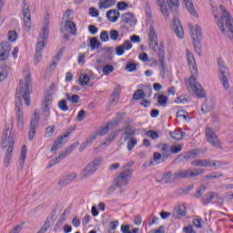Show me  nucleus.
<instances>
[{
    "label": "nucleus",
    "instance_id": "f257e3e1",
    "mask_svg": "<svg viewBox=\"0 0 233 233\" xmlns=\"http://www.w3.org/2000/svg\"><path fill=\"white\" fill-rule=\"evenodd\" d=\"M31 83L32 81L30 80V74H27L25 80L20 81L19 88L16 89L15 110L17 127L20 130H23L24 126L23 112H21V97H23L26 106H30V94L32 92V88L30 87Z\"/></svg>",
    "mask_w": 233,
    "mask_h": 233
},
{
    "label": "nucleus",
    "instance_id": "f03ea898",
    "mask_svg": "<svg viewBox=\"0 0 233 233\" xmlns=\"http://www.w3.org/2000/svg\"><path fill=\"white\" fill-rule=\"evenodd\" d=\"M148 43H149V50H152L154 54H157L158 57L159 65V72L160 76L165 79V74L167 72V65L165 64V46L163 43L159 45L157 42V33L154 27H150L148 33Z\"/></svg>",
    "mask_w": 233,
    "mask_h": 233
},
{
    "label": "nucleus",
    "instance_id": "7ed1b4c3",
    "mask_svg": "<svg viewBox=\"0 0 233 233\" xmlns=\"http://www.w3.org/2000/svg\"><path fill=\"white\" fill-rule=\"evenodd\" d=\"M186 56L187 59L189 70L191 72V76L188 79V85L193 90L194 94L198 96V97H205V89H203L201 85L198 83V66L196 65L194 55L190 52V50L187 49Z\"/></svg>",
    "mask_w": 233,
    "mask_h": 233
},
{
    "label": "nucleus",
    "instance_id": "20e7f679",
    "mask_svg": "<svg viewBox=\"0 0 233 233\" xmlns=\"http://www.w3.org/2000/svg\"><path fill=\"white\" fill-rule=\"evenodd\" d=\"M212 12L215 14L214 17L216 19L217 25L222 34H226L229 39L233 38V18L227 9L223 5H220V12H222V16L219 18V15L216 14L218 12V7L212 5Z\"/></svg>",
    "mask_w": 233,
    "mask_h": 233
},
{
    "label": "nucleus",
    "instance_id": "39448f33",
    "mask_svg": "<svg viewBox=\"0 0 233 233\" xmlns=\"http://www.w3.org/2000/svg\"><path fill=\"white\" fill-rule=\"evenodd\" d=\"M203 174H205V169L203 168L180 170L177 171L174 175L168 172L164 175L162 181L168 184L172 183L175 179H189V177H197V176H201Z\"/></svg>",
    "mask_w": 233,
    "mask_h": 233
},
{
    "label": "nucleus",
    "instance_id": "423d86ee",
    "mask_svg": "<svg viewBox=\"0 0 233 233\" xmlns=\"http://www.w3.org/2000/svg\"><path fill=\"white\" fill-rule=\"evenodd\" d=\"M5 156V167H10V161L12 160V153L14 152V135L10 127H6L2 137V148H6Z\"/></svg>",
    "mask_w": 233,
    "mask_h": 233
},
{
    "label": "nucleus",
    "instance_id": "0eeeda50",
    "mask_svg": "<svg viewBox=\"0 0 233 233\" xmlns=\"http://www.w3.org/2000/svg\"><path fill=\"white\" fill-rule=\"evenodd\" d=\"M122 132L121 139L124 143H127V148L128 152L134 150V147L137 145V138L134 137L136 136V128H134L131 125H127L119 130Z\"/></svg>",
    "mask_w": 233,
    "mask_h": 233
},
{
    "label": "nucleus",
    "instance_id": "6e6552de",
    "mask_svg": "<svg viewBox=\"0 0 233 233\" xmlns=\"http://www.w3.org/2000/svg\"><path fill=\"white\" fill-rule=\"evenodd\" d=\"M101 163H103V157H97L93 159L86 165V167L82 171H80L79 179L83 181L84 179H88V177H92V176H94V174L97 172V168H99Z\"/></svg>",
    "mask_w": 233,
    "mask_h": 233
},
{
    "label": "nucleus",
    "instance_id": "1a4fd4ad",
    "mask_svg": "<svg viewBox=\"0 0 233 233\" xmlns=\"http://www.w3.org/2000/svg\"><path fill=\"white\" fill-rule=\"evenodd\" d=\"M50 32V25L48 23H46L42 28V34L37 39L35 52H43L45 47L46 46V38L48 37V34Z\"/></svg>",
    "mask_w": 233,
    "mask_h": 233
},
{
    "label": "nucleus",
    "instance_id": "9d476101",
    "mask_svg": "<svg viewBox=\"0 0 233 233\" xmlns=\"http://www.w3.org/2000/svg\"><path fill=\"white\" fill-rule=\"evenodd\" d=\"M124 118H125V113L124 114L118 113L116 119L107 122V124L104 127H101L96 132V137L106 136V134L110 132L111 127H117V125H119V123H121V121H123Z\"/></svg>",
    "mask_w": 233,
    "mask_h": 233
},
{
    "label": "nucleus",
    "instance_id": "9b49d317",
    "mask_svg": "<svg viewBox=\"0 0 233 233\" xmlns=\"http://www.w3.org/2000/svg\"><path fill=\"white\" fill-rule=\"evenodd\" d=\"M218 77L226 90L229 88L230 85L228 84V77H230V73H228V69L225 66L223 61H218Z\"/></svg>",
    "mask_w": 233,
    "mask_h": 233
},
{
    "label": "nucleus",
    "instance_id": "f8f14e48",
    "mask_svg": "<svg viewBox=\"0 0 233 233\" xmlns=\"http://www.w3.org/2000/svg\"><path fill=\"white\" fill-rule=\"evenodd\" d=\"M131 177L132 170H123L116 177L114 180V185L116 187H127V185H128V181H130Z\"/></svg>",
    "mask_w": 233,
    "mask_h": 233
},
{
    "label": "nucleus",
    "instance_id": "ddd939ff",
    "mask_svg": "<svg viewBox=\"0 0 233 233\" xmlns=\"http://www.w3.org/2000/svg\"><path fill=\"white\" fill-rule=\"evenodd\" d=\"M22 12L24 15V25L25 30L29 31L32 28V16L30 15V6H28V1L23 0Z\"/></svg>",
    "mask_w": 233,
    "mask_h": 233
},
{
    "label": "nucleus",
    "instance_id": "4468645a",
    "mask_svg": "<svg viewBox=\"0 0 233 233\" xmlns=\"http://www.w3.org/2000/svg\"><path fill=\"white\" fill-rule=\"evenodd\" d=\"M206 137L208 142H209L215 148H221L223 143L218 137V135L210 127L206 128Z\"/></svg>",
    "mask_w": 233,
    "mask_h": 233
},
{
    "label": "nucleus",
    "instance_id": "2eb2a0df",
    "mask_svg": "<svg viewBox=\"0 0 233 233\" xmlns=\"http://www.w3.org/2000/svg\"><path fill=\"white\" fill-rule=\"evenodd\" d=\"M37 127H39V113L37 112V110H35L34 117L31 119L30 127H29V133H28L29 141L34 140L35 132H37Z\"/></svg>",
    "mask_w": 233,
    "mask_h": 233
},
{
    "label": "nucleus",
    "instance_id": "dca6fc26",
    "mask_svg": "<svg viewBox=\"0 0 233 233\" xmlns=\"http://www.w3.org/2000/svg\"><path fill=\"white\" fill-rule=\"evenodd\" d=\"M52 96L48 95L46 96L43 106H42V116H44L45 120H48L50 117V108H52Z\"/></svg>",
    "mask_w": 233,
    "mask_h": 233
},
{
    "label": "nucleus",
    "instance_id": "f3484780",
    "mask_svg": "<svg viewBox=\"0 0 233 233\" xmlns=\"http://www.w3.org/2000/svg\"><path fill=\"white\" fill-rule=\"evenodd\" d=\"M11 50L12 46H10V43L2 42L0 44V61H5V59H8Z\"/></svg>",
    "mask_w": 233,
    "mask_h": 233
},
{
    "label": "nucleus",
    "instance_id": "a211bd4d",
    "mask_svg": "<svg viewBox=\"0 0 233 233\" xmlns=\"http://www.w3.org/2000/svg\"><path fill=\"white\" fill-rule=\"evenodd\" d=\"M11 50L12 46H10V43L2 42L0 44V61H5V59H8Z\"/></svg>",
    "mask_w": 233,
    "mask_h": 233
},
{
    "label": "nucleus",
    "instance_id": "6ab92c4d",
    "mask_svg": "<svg viewBox=\"0 0 233 233\" xmlns=\"http://www.w3.org/2000/svg\"><path fill=\"white\" fill-rule=\"evenodd\" d=\"M173 28L177 37H178V39H183L185 36V31L183 30V25H181L179 18L176 16L173 18Z\"/></svg>",
    "mask_w": 233,
    "mask_h": 233
},
{
    "label": "nucleus",
    "instance_id": "aec40b11",
    "mask_svg": "<svg viewBox=\"0 0 233 233\" xmlns=\"http://www.w3.org/2000/svg\"><path fill=\"white\" fill-rule=\"evenodd\" d=\"M121 23L128 25L129 26H135L137 23L136 15L133 13H125L121 15Z\"/></svg>",
    "mask_w": 233,
    "mask_h": 233
},
{
    "label": "nucleus",
    "instance_id": "412c9836",
    "mask_svg": "<svg viewBox=\"0 0 233 233\" xmlns=\"http://www.w3.org/2000/svg\"><path fill=\"white\" fill-rule=\"evenodd\" d=\"M188 28L191 32V37H192L193 41L199 40L203 37V34L201 32V26H199V25L194 26V25H192V24H189Z\"/></svg>",
    "mask_w": 233,
    "mask_h": 233
},
{
    "label": "nucleus",
    "instance_id": "4be33fe9",
    "mask_svg": "<svg viewBox=\"0 0 233 233\" xmlns=\"http://www.w3.org/2000/svg\"><path fill=\"white\" fill-rule=\"evenodd\" d=\"M70 136V132L66 133L65 135L59 137L53 144L51 147V152H57L59 148H62L63 145H65V139Z\"/></svg>",
    "mask_w": 233,
    "mask_h": 233
},
{
    "label": "nucleus",
    "instance_id": "5701e85b",
    "mask_svg": "<svg viewBox=\"0 0 233 233\" xmlns=\"http://www.w3.org/2000/svg\"><path fill=\"white\" fill-rule=\"evenodd\" d=\"M75 179H77V173H71L62 177L58 181V185H60V187H66V185H70Z\"/></svg>",
    "mask_w": 233,
    "mask_h": 233
},
{
    "label": "nucleus",
    "instance_id": "b1692460",
    "mask_svg": "<svg viewBox=\"0 0 233 233\" xmlns=\"http://www.w3.org/2000/svg\"><path fill=\"white\" fill-rule=\"evenodd\" d=\"M156 3L163 17H165V19H168V17H170V13L168 12L167 2H165V0H156Z\"/></svg>",
    "mask_w": 233,
    "mask_h": 233
},
{
    "label": "nucleus",
    "instance_id": "393cba45",
    "mask_svg": "<svg viewBox=\"0 0 233 233\" xmlns=\"http://www.w3.org/2000/svg\"><path fill=\"white\" fill-rule=\"evenodd\" d=\"M165 157H163V154L159 152H155L153 154V158L149 161L148 167H156V165H160V163L165 162Z\"/></svg>",
    "mask_w": 233,
    "mask_h": 233
},
{
    "label": "nucleus",
    "instance_id": "a878e982",
    "mask_svg": "<svg viewBox=\"0 0 233 233\" xmlns=\"http://www.w3.org/2000/svg\"><path fill=\"white\" fill-rule=\"evenodd\" d=\"M219 198V194L214 191L208 192L204 195L202 198L203 205H208V203H212L214 199H218Z\"/></svg>",
    "mask_w": 233,
    "mask_h": 233
},
{
    "label": "nucleus",
    "instance_id": "bb28decb",
    "mask_svg": "<svg viewBox=\"0 0 233 233\" xmlns=\"http://www.w3.org/2000/svg\"><path fill=\"white\" fill-rule=\"evenodd\" d=\"M64 28L66 32H69L71 35H76V34H77V27H76V23L70 20L65 21Z\"/></svg>",
    "mask_w": 233,
    "mask_h": 233
},
{
    "label": "nucleus",
    "instance_id": "cd10ccee",
    "mask_svg": "<svg viewBox=\"0 0 233 233\" xmlns=\"http://www.w3.org/2000/svg\"><path fill=\"white\" fill-rule=\"evenodd\" d=\"M120 13L116 9H111L107 11L106 17L110 23H117V19H119Z\"/></svg>",
    "mask_w": 233,
    "mask_h": 233
},
{
    "label": "nucleus",
    "instance_id": "c85d7f7f",
    "mask_svg": "<svg viewBox=\"0 0 233 233\" xmlns=\"http://www.w3.org/2000/svg\"><path fill=\"white\" fill-rule=\"evenodd\" d=\"M8 72H10V66L0 64V83L8 77Z\"/></svg>",
    "mask_w": 233,
    "mask_h": 233
},
{
    "label": "nucleus",
    "instance_id": "c756f323",
    "mask_svg": "<svg viewBox=\"0 0 233 233\" xmlns=\"http://www.w3.org/2000/svg\"><path fill=\"white\" fill-rule=\"evenodd\" d=\"M185 3V6L190 14V15H193V17H198V12H196V8H194V4L192 3V0H183Z\"/></svg>",
    "mask_w": 233,
    "mask_h": 233
},
{
    "label": "nucleus",
    "instance_id": "7c9ffc66",
    "mask_svg": "<svg viewBox=\"0 0 233 233\" xmlns=\"http://www.w3.org/2000/svg\"><path fill=\"white\" fill-rule=\"evenodd\" d=\"M192 167H204L205 168L210 167V159H195L191 161Z\"/></svg>",
    "mask_w": 233,
    "mask_h": 233
},
{
    "label": "nucleus",
    "instance_id": "2f4dec72",
    "mask_svg": "<svg viewBox=\"0 0 233 233\" xmlns=\"http://www.w3.org/2000/svg\"><path fill=\"white\" fill-rule=\"evenodd\" d=\"M116 5V0H99L98 6L100 10H106V8H111Z\"/></svg>",
    "mask_w": 233,
    "mask_h": 233
},
{
    "label": "nucleus",
    "instance_id": "473e14b6",
    "mask_svg": "<svg viewBox=\"0 0 233 233\" xmlns=\"http://www.w3.org/2000/svg\"><path fill=\"white\" fill-rule=\"evenodd\" d=\"M96 139H97V134L95 133L91 135L84 143L81 144L80 151L85 150L86 147H88L89 145H92V143H94Z\"/></svg>",
    "mask_w": 233,
    "mask_h": 233
},
{
    "label": "nucleus",
    "instance_id": "72a5a7b5",
    "mask_svg": "<svg viewBox=\"0 0 233 233\" xmlns=\"http://www.w3.org/2000/svg\"><path fill=\"white\" fill-rule=\"evenodd\" d=\"M121 95V86H116L111 95V103H117L119 101V96Z\"/></svg>",
    "mask_w": 233,
    "mask_h": 233
},
{
    "label": "nucleus",
    "instance_id": "f704fd0d",
    "mask_svg": "<svg viewBox=\"0 0 233 233\" xmlns=\"http://www.w3.org/2000/svg\"><path fill=\"white\" fill-rule=\"evenodd\" d=\"M186 215L187 208L183 205L178 206V208L175 209L174 216L175 218H177V219L185 218Z\"/></svg>",
    "mask_w": 233,
    "mask_h": 233
},
{
    "label": "nucleus",
    "instance_id": "c9c22d12",
    "mask_svg": "<svg viewBox=\"0 0 233 233\" xmlns=\"http://www.w3.org/2000/svg\"><path fill=\"white\" fill-rule=\"evenodd\" d=\"M169 136L172 139H175V141H181V139L185 137V132L176 129L174 132H170Z\"/></svg>",
    "mask_w": 233,
    "mask_h": 233
},
{
    "label": "nucleus",
    "instance_id": "e433bc0d",
    "mask_svg": "<svg viewBox=\"0 0 233 233\" xmlns=\"http://www.w3.org/2000/svg\"><path fill=\"white\" fill-rule=\"evenodd\" d=\"M74 147H66L63 152L59 153L58 157H56V161L57 163H59V161L63 160L66 158V156H68V154L72 153Z\"/></svg>",
    "mask_w": 233,
    "mask_h": 233
},
{
    "label": "nucleus",
    "instance_id": "4c0bfd02",
    "mask_svg": "<svg viewBox=\"0 0 233 233\" xmlns=\"http://www.w3.org/2000/svg\"><path fill=\"white\" fill-rule=\"evenodd\" d=\"M159 147H161V152L163 155V157L167 158L170 157V146L167 143L160 144Z\"/></svg>",
    "mask_w": 233,
    "mask_h": 233
},
{
    "label": "nucleus",
    "instance_id": "58836bf2",
    "mask_svg": "<svg viewBox=\"0 0 233 233\" xmlns=\"http://www.w3.org/2000/svg\"><path fill=\"white\" fill-rule=\"evenodd\" d=\"M214 108V104L212 103V100H207L201 107V110L204 114H207V112H210Z\"/></svg>",
    "mask_w": 233,
    "mask_h": 233
},
{
    "label": "nucleus",
    "instance_id": "ea45409f",
    "mask_svg": "<svg viewBox=\"0 0 233 233\" xmlns=\"http://www.w3.org/2000/svg\"><path fill=\"white\" fill-rule=\"evenodd\" d=\"M147 97V93L143 91L142 89H137L134 95H133V99L136 101H139V99H145Z\"/></svg>",
    "mask_w": 233,
    "mask_h": 233
},
{
    "label": "nucleus",
    "instance_id": "a19ab883",
    "mask_svg": "<svg viewBox=\"0 0 233 233\" xmlns=\"http://www.w3.org/2000/svg\"><path fill=\"white\" fill-rule=\"evenodd\" d=\"M89 46L91 50H96L101 46V42L97 41V38L92 37L89 39Z\"/></svg>",
    "mask_w": 233,
    "mask_h": 233
},
{
    "label": "nucleus",
    "instance_id": "79ce46f5",
    "mask_svg": "<svg viewBox=\"0 0 233 233\" xmlns=\"http://www.w3.org/2000/svg\"><path fill=\"white\" fill-rule=\"evenodd\" d=\"M26 159V146H22L20 155V167H25V161Z\"/></svg>",
    "mask_w": 233,
    "mask_h": 233
},
{
    "label": "nucleus",
    "instance_id": "37998d69",
    "mask_svg": "<svg viewBox=\"0 0 233 233\" xmlns=\"http://www.w3.org/2000/svg\"><path fill=\"white\" fill-rule=\"evenodd\" d=\"M78 82H79V85H81V86H86L90 82V77L87 76V75L82 74L79 76Z\"/></svg>",
    "mask_w": 233,
    "mask_h": 233
},
{
    "label": "nucleus",
    "instance_id": "c03bdc74",
    "mask_svg": "<svg viewBox=\"0 0 233 233\" xmlns=\"http://www.w3.org/2000/svg\"><path fill=\"white\" fill-rule=\"evenodd\" d=\"M223 165H225V162H221L219 160L209 159V166H208V167H210V168L213 167V168L218 169V168L223 167Z\"/></svg>",
    "mask_w": 233,
    "mask_h": 233
},
{
    "label": "nucleus",
    "instance_id": "a18cd8bd",
    "mask_svg": "<svg viewBox=\"0 0 233 233\" xmlns=\"http://www.w3.org/2000/svg\"><path fill=\"white\" fill-rule=\"evenodd\" d=\"M7 39L9 43H15V41L17 40V32L14 30L9 31L7 34Z\"/></svg>",
    "mask_w": 233,
    "mask_h": 233
},
{
    "label": "nucleus",
    "instance_id": "49530a36",
    "mask_svg": "<svg viewBox=\"0 0 233 233\" xmlns=\"http://www.w3.org/2000/svg\"><path fill=\"white\" fill-rule=\"evenodd\" d=\"M102 72H103L104 76H110V74H112V72H114V66H112V65L104 66L102 68Z\"/></svg>",
    "mask_w": 233,
    "mask_h": 233
},
{
    "label": "nucleus",
    "instance_id": "de8ad7c7",
    "mask_svg": "<svg viewBox=\"0 0 233 233\" xmlns=\"http://www.w3.org/2000/svg\"><path fill=\"white\" fill-rule=\"evenodd\" d=\"M116 137H117V130L111 132L107 136L106 139V142H105L104 145H110V143H112V141H114V139H116Z\"/></svg>",
    "mask_w": 233,
    "mask_h": 233
},
{
    "label": "nucleus",
    "instance_id": "09e8293b",
    "mask_svg": "<svg viewBox=\"0 0 233 233\" xmlns=\"http://www.w3.org/2000/svg\"><path fill=\"white\" fill-rule=\"evenodd\" d=\"M157 99L160 106H167V103H168V96L165 95H159Z\"/></svg>",
    "mask_w": 233,
    "mask_h": 233
},
{
    "label": "nucleus",
    "instance_id": "8fccbe9b",
    "mask_svg": "<svg viewBox=\"0 0 233 233\" xmlns=\"http://www.w3.org/2000/svg\"><path fill=\"white\" fill-rule=\"evenodd\" d=\"M183 150V145L177 144L170 147V154H179Z\"/></svg>",
    "mask_w": 233,
    "mask_h": 233
},
{
    "label": "nucleus",
    "instance_id": "3c124183",
    "mask_svg": "<svg viewBox=\"0 0 233 233\" xmlns=\"http://www.w3.org/2000/svg\"><path fill=\"white\" fill-rule=\"evenodd\" d=\"M66 97L67 99V101H70L71 103H79V96L77 95H70V94H66Z\"/></svg>",
    "mask_w": 233,
    "mask_h": 233
},
{
    "label": "nucleus",
    "instance_id": "603ef678",
    "mask_svg": "<svg viewBox=\"0 0 233 233\" xmlns=\"http://www.w3.org/2000/svg\"><path fill=\"white\" fill-rule=\"evenodd\" d=\"M146 136L147 137H150L151 139H158L159 137V133H157V131H154V130H148L147 133H146Z\"/></svg>",
    "mask_w": 233,
    "mask_h": 233
},
{
    "label": "nucleus",
    "instance_id": "864d4df0",
    "mask_svg": "<svg viewBox=\"0 0 233 233\" xmlns=\"http://www.w3.org/2000/svg\"><path fill=\"white\" fill-rule=\"evenodd\" d=\"M205 192H207V186L202 185L196 192L195 198H201V196H203V194H205Z\"/></svg>",
    "mask_w": 233,
    "mask_h": 233
},
{
    "label": "nucleus",
    "instance_id": "5fc2aeb1",
    "mask_svg": "<svg viewBox=\"0 0 233 233\" xmlns=\"http://www.w3.org/2000/svg\"><path fill=\"white\" fill-rule=\"evenodd\" d=\"M109 37L111 41H117V39H119V32L116 29H112L109 32Z\"/></svg>",
    "mask_w": 233,
    "mask_h": 233
},
{
    "label": "nucleus",
    "instance_id": "6e6d98bb",
    "mask_svg": "<svg viewBox=\"0 0 233 233\" xmlns=\"http://www.w3.org/2000/svg\"><path fill=\"white\" fill-rule=\"evenodd\" d=\"M167 5L169 8V10H172V6H175V8L179 7V0H167Z\"/></svg>",
    "mask_w": 233,
    "mask_h": 233
},
{
    "label": "nucleus",
    "instance_id": "4d7b16f0",
    "mask_svg": "<svg viewBox=\"0 0 233 233\" xmlns=\"http://www.w3.org/2000/svg\"><path fill=\"white\" fill-rule=\"evenodd\" d=\"M146 15L148 21L152 19V9L150 7V3L148 2L146 3Z\"/></svg>",
    "mask_w": 233,
    "mask_h": 233
},
{
    "label": "nucleus",
    "instance_id": "13d9d810",
    "mask_svg": "<svg viewBox=\"0 0 233 233\" xmlns=\"http://www.w3.org/2000/svg\"><path fill=\"white\" fill-rule=\"evenodd\" d=\"M126 70H127V72H136L137 70V64L127 63L126 66Z\"/></svg>",
    "mask_w": 233,
    "mask_h": 233
},
{
    "label": "nucleus",
    "instance_id": "bf43d9fd",
    "mask_svg": "<svg viewBox=\"0 0 233 233\" xmlns=\"http://www.w3.org/2000/svg\"><path fill=\"white\" fill-rule=\"evenodd\" d=\"M219 177H223V174L222 173L213 172L210 175H207L206 176V179H218Z\"/></svg>",
    "mask_w": 233,
    "mask_h": 233
},
{
    "label": "nucleus",
    "instance_id": "052dcab7",
    "mask_svg": "<svg viewBox=\"0 0 233 233\" xmlns=\"http://www.w3.org/2000/svg\"><path fill=\"white\" fill-rule=\"evenodd\" d=\"M100 40L103 41V43H107V41H110L108 31H102L100 33Z\"/></svg>",
    "mask_w": 233,
    "mask_h": 233
},
{
    "label": "nucleus",
    "instance_id": "680f3d73",
    "mask_svg": "<svg viewBox=\"0 0 233 233\" xmlns=\"http://www.w3.org/2000/svg\"><path fill=\"white\" fill-rule=\"evenodd\" d=\"M58 107L62 110V112L68 111V106H66V100H61L58 102Z\"/></svg>",
    "mask_w": 233,
    "mask_h": 233
},
{
    "label": "nucleus",
    "instance_id": "e2e57ef3",
    "mask_svg": "<svg viewBox=\"0 0 233 233\" xmlns=\"http://www.w3.org/2000/svg\"><path fill=\"white\" fill-rule=\"evenodd\" d=\"M198 156V150L189 151L187 153H185L184 159L187 160L190 159V157H196Z\"/></svg>",
    "mask_w": 233,
    "mask_h": 233
},
{
    "label": "nucleus",
    "instance_id": "0e129e2a",
    "mask_svg": "<svg viewBox=\"0 0 233 233\" xmlns=\"http://www.w3.org/2000/svg\"><path fill=\"white\" fill-rule=\"evenodd\" d=\"M193 45L197 54H201V44L199 43V40H193Z\"/></svg>",
    "mask_w": 233,
    "mask_h": 233
},
{
    "label": "nucleus",
    "instance_id": "69168bd1",
    "mask_svg": "<svg viewBox=\"0 0 233 233\" xmlns=\"http://www.w3.org/2000/svg\"><path fill=\"white\" fill-rule=\"evenodd\" d=\"M121 46L124 50H130L132 48V42L130 40H125Z\"/></svg>",
    "mask_w": 233,
    "mask_h": 233
},
{
    "label": "nucleus",
    "instance_id": "338daca9",
    "mask_svg": "<svg viewBox=\"0 0 233 233\" xmlns=\"http://www.w3.org/2000/svg\"><path fill=\"white\" fill-rule=\"evenodd\" d=\"M48 228H50V222H46L36 233H45Z\"/></svg>",
    "mask_w": 233,
    "mask_h": 233
},
{
    "label": "nucleus",
    "instance_id": "774afa93",
    "mask_svg": "<svg viewBox=\"0 0 233 233\" xmlns=\"http://www.w3.org/2000/svg\"><path fill=\"white\" fill-rule=\"evenodd\" d=\"M184 233H196L194 228L192 226L184 227L183 228Z\"/></svg>",
    "mask_w": 233,
    "mask_h": 233
}]
</instances>
